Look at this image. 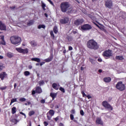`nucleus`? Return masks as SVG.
Here are the masks:
<instances>
[{
    "label": "nucleus",
    "mask_w": 126,
    "mask_h": 126,
    "mask_svg": "<svg viewBox=\"0 0 126 126\" xmlns=\"http://www.w3.org/2000/svg\"><path fill=\"white\" fill-rule=\"evenodd\" d=\"M70 118L72 121H73V120L74 119V116L72 114H70Z\"/></svg>",
    "instance_id": "nucleus-38"
},
{
    "label": "nucleus",
    "mask_w": 126,
    "mask_h": 126,
    "mask_svg": "<svg viewBox=\"0 0 126 126\" xmlns=\"http://www.w3.org/2000/svg\"><path fill=\"white\" fill-rule=\"evenodd\" d=\"M112 80V79L111 78V77H105L103 79V81H104V82H106V83H109V82H111Z\"/></svg>",
    "instance_id": "nucleus-16"
},
{
    "label": "nucleus",
    "mask_w": 126,
    "mask_h": 126,
    "mask_svg": "<svg viewBox=\"0 0 126 126\" xmlns=\"http://www.w3.org/2000/svg\"><path fill=\"white\" fill-rule=\"evenodd\" d=\"M30 44L32 47H36L37 46V42L34 40L31 41Z\"/></svg>",
    "instance_id": "nucleus-22"
},
{
    "label": "nucleus",
    "mask_w": 126,
    "mask_h": 126,
    "mask_svg": "<svg viewBox=\"0 0 126 126\" xmlns=\"http://www.w3.org/2000/svg\"><path fill=\"white\" fill-rule=\"evenodd\" d=\"M59 126H64V125L62 123H60L59 124Z\"/></svg>",
    "instance_id": "nucleus-54"
},
{
    "label": "nucleus",
    "mask_w": 126,
    "mask_h": 126,
    "mask_svg": "<svg viewBox=\"0 0 126 126\" xmlns=\"http://www.w3.org/2000/svg\"><path fill=\"white\" fill-rule=\"evenodd\" d=\"M59 90H60V91H61L63 93H64V92H65V91L64 90V89L62 87H61L59 88Z\"/></svg>",
    "instance_id": "nucleus-33"
},
{
    "label": "nucleus",
    "mask_w": 126,
    "mask_h": 126,
    "mask_svg": "<svg viewBox=\"0 0 126 126\" xmlns=\"http://www.w3.org/2000/svg\"><path fill=\"white\" fill-rule=\"evenodd\" d=\"M34 22H33V21H30L28 23V25L29 26H30V25H33V23Z\"/></svg>",
    "instance_id": "nucleus-35"
},
{
    "label": "nucleus",
    "mask_w": 126,
    "mask_h": 126,
    "mask_svg": "<svg viewBox=\"0 0 126 126\" xmlns=\"http://www.w3.org/2000/svg\"><path fill=\"white\" fill-rule=\"evenodd\" d=\"M105 5L106 7L108 8H112L113 6V2L111 0H107L105 2Z\"/></svg>",
    "instance_id": "nucleus-10"
},
{
    "label": "nucleus",
    "mask_w": 126,
    "mask_h": 126,
    "mask_svg": "<svg viewBox=\"0 0 126 126\" xmlns=\"http://www.w3.org/2000/svg\"><path fill=\"white\" fill-rule=\"evenodd\" d=\"M97 61L98 62H99V63H101V62H102V60H101L100 59H98Z\"/></svg>",
    "instance_id": "nucleus-58"
},
{
    "label": "nucleus",
    "mask_w": 126,
    "mask_h": 126,
    "mask_svg": "<svg viewBox=\"0 0 126 126\" xmlns=\"http://www.w3.org/2000/svg\"><path fill=\"white\" fill-rule=\"evenodd\" d=\"M49 113L50 116H54V115H55V111H54V110H50Z\"/></svg>",
    "instance_id": "nucleus-26"
},
{
    "label": "nucleus",
    "mask_w": 126,
    "mask_h": 126,
    "mask_svg": "<svg viewBox=\"0 0 126 126\" xmlns=\"http://www.w3.org/2000/svg\"><path fill=\"white\" fill-rule=\"evenodd\" d=\"M11 122L12 123H13V124H17V122H18V121H17V120H16V119H12V120L11 121Z\"/></svg>",
    "instance_id": "nucleus-31"
},
{
    "label": "nucleus",
    "mask_w": 126,
    "mask_h": 126,
    "mask_svg": "<svg viewBox=\"0 0 126 126\" xmlns=\"http://www.w3.org/2000/svg\"><path fill=\"white\" fill-rule=\"evenodd\" d=\"M55 121H56V122H58V121H59V117H56L55 118Z\"/></svg>",
    "instance_id": "nucleus-56"
},
{
    "label": "nucleus",
    "mask_w": 126,
    "mask_h": 126,
    "mask_svg": "<svg viewBox=\"0 0 126 126\" xmlns=\"http://www.w3.org/2000/svg\"><path fill=\"white\" fill-rule=\"evenodd\" d=\"M50 34L51 37H53V38H55V35L54 34V32H53V31L50 32Z\"/></svg>",
    "instance_id": "nucleus-39"
},
{
    "label": "nucleus",
    "mask_w": 126,
    "mask_h": 126,
    "mask_svg": "<svg viewBox=\"0 0 126 126\" xmlns=\"http://www.w3.org/2000/svg\"><path fill=\"white\" fill-rule=\"evenodd\" d=\"M41 28H43V29H45L46 28V26L44 25H39L38 27V29H41Z\"/></svg>",
    "instance_id": "nucleus-28"
},
{
    "label": "nucleus",
    "mask_w": 126,
    "mask_h": 126,
    "mask_svg": "<svg viewBox=\"0 0 126 126\" xmlns=\"http://www.w3.org/2000/svg\"><path fill=\"white\" fill-rule=\"evenodd\" d=\"M51 4H53V1L51 0H47Z\"/></svg>",
    "instance_id": "nucleus-52"
},
{
    "label": "nucleus",
    "mask_w": 126,
    "mask_h": 126,
    "mask_svg": "<svg viewBox=\"0 0 126 126\" xmlns=\"http://www.w3.org/2000/svg\"><path fill=\"white\" fill-rule=\"evenodd\" d=\"M11 112H12V114H13V115H14V114L16 113V107H12L11 109Z\"/></svg>",
    "instance_id": "nucleus-24"
},
{
    "label": "nucleus",
    "mask_w": 126,
    "mask_h": 126,
    "mask_svg": "<svg viewBox=\"0 0 126 126\" xmlns=\"http://www.w3.org/2000/svg\"><path fill=\"white\" fill-rule=\"evenodd\" d=\"M34 114H35V111L32 110L29 113V115L30 116V117H31V116H33Z\"/></svg>",
    "instance_id": "nucleus-27"
},
{
    "label": "nucleus",
    "mask_w": 126,
    "mask_h": 126,
    "mask_svg": "<svg viewBox=\"0 0 126 126\" xmlns=\"http://www.w3.org/2000/svg\"><path fill=\"white\" fill-rule=\"evenodd\" d=\"M0 44H1V45H5V41L4 40H2V41H1L0 42Z\"/></svg>",
    "instance_id": "nucleus-43"
},
{
    "label": "nucleus",
    "mask_w": 126,
    "mask_h": 126,
    "mask_svg": "<svg viewBox=\"0 0 126 126\" xmlns=\"http://www.w3.org/2000/svg\"><path fill=\"white\" fill-rule=\"evenodd\" d=\"M45 99H42V100L40 101V103H41V104H45Z\"/></svg>",
    "instance_id": "nucleus-44"
},
{
    "label": "nucleus",
    "mask_w": 126,
    "mask_h": 126,
    "mask_svg": "<svg viewBox=\"0 0 126 126\" xmlns=\"http://www.w3.org/2000/svg\"><path fill=\"white\" fill-rule=\"evenodd\" d=\"M86 97H87L88 99H91V98H92V97H91V95H86Z\"/></svg>",
    "instance_id": "nucleus-46"
},
{
    "label": "nucleus",
    "mask_w": 126,
    "mask_h": 126,
    "mask_svg": "<svg viewBox=\"0 0 126 126\" xmlns=\"http://www.w3.org/2000/svg\"><path fill=\"white\" fill-rule=\"evenodd\" d=\"M98 72H99V73H101V72H102V70L101 69L98 70Z\"/></svg>",
    "instance_id": "nucleus-64"
},
{
    "label": "nucleus",
    "mask_w": 126,
    "mask_h": 126,
    "mask_svg": "<svg viewBox=\"0 0 126 126\" xmlns=\"http://www.w3.org/2000/svg\"><path fill=\"white\" fill-rule=\"evenodd\" d=\"M61 8L63 12H66L69 9L70 10L71 12H72V10L69 8V4L67 2H63L61 4Z\"/></svg>",
    "instance_id": "nucleus-2"
},
{
    "label": "nucleus",
    "mask_w": 126,
    "mask_h": 126,
    "mask_svg": "<svg viewBox=\"0 0 126 126\" xmlns=\"http://www.w3.org/2000/svg\"><path fill=\"white\" fill-rule=\"evenodd\" d=\"M43 64H45V62H41L40 63V65H41V66H42V65H43Z\"/></svg>",
    "instance_id": "nucleus-55"
},
{
    "label": "nucleus",
    "mask_w": 126,
    "mask_h": 126,
    "mask_svg": "<svg viewBox=\"0 0 126 126\" xmlns=\"http://www.w3.org/2000/svg\"><path fill=\"white\" fill-rule=\"evenodd\" d=\"M17 99L16 98H13L11 100V103H14V102H17Z\"/></svg>",
    "instance_id": "nucleus-36"
},
{
    "label": "nucleus",
    "mask_w": 126,
    "mask_h": 126,
    "mask_svg": "<svg viewBox=\"0 0 126 126\" xmlns=\"http://www.w3.org/2000/svg\"><path fill=\"white\" fill-rule=\"evenodd\" d=\"M68 50H69V51H72V50H73V48H72V47H71V46H69Z\"/></svg>",
    "instance_id": "nucleus-45"
},
{
    "label": "nucleus",
    "mask_w": 126,
    "mask_h": 126,
    "mask_svg": "<svg viewBox=\"0 0 126 126\" xmlns=\"http://www.w3.org/2000/svg\"><path fill=\"white\" fill-rule=\"evenodd\" d=\"M87 47L91 50H97L99 48L98 43L94 39H91L88 41Z\"/></svg>",
    "instance_id": "nucleus-1"
},
{
    "label": "nucleus",
    "mask_w": 126,
    "mask_h": 126,
    "mask_svg": "<svg viewBox=\"0 0 126 126\" xmlns=\"http://www.w3.org/2000/svg\"><path fill=\"white\" fill-rule=\"evenodd\" d=\"M16 86H17L16 83H15L14 85V88H16Z\"/></svg>",
    "instance_id": "nucleus-63"
},
{
    "label": "nucleus",
    "mask_w": 126,
    "mask_h": 126,
    "mask_svg": "<svg viewBox=\"0 0 126 126\" xmlns=\"http://www.w3.org/2000/svg\"><path fill=\"white\" fill-rule=\"evenodd\" d=\"M42 89H41V87H37L35 88V91L32 90V95H35L36 93H38L40 94V93H42Z\"/></svg>",
    "instance_id": "nucleus-8"
},
{
    "label": "nucleus",
    "mask_w": 126,
    "mask_h": 126,
    "mask_svg": "<svg viewBox=\"0 0 126 126\" xmlns=\"http://www.w3.org/2000/svg\"><path fill=\"white\" fill-rule=\"evenodd\" d=\"M0 60H2V59H3V56L0 55Z\"/></svg>",
    "instance_id": "nucleus-61"
},
{
    "label": "nucleus",
    "mask_w": 126,
    "mask_h": 126,
    "mask_svg": "<svg viewBox=\"0 0 126 126\" xmlns=\"http://www.w3.org/2000/svg\"><path fill=\"white\" fill-rule=\"evenodd\" d=\"M57 94L55 93H50V96L52 98V100H55V98L57 97Z\"/></svg>",
    "instance_id": "nucleus-19"
},
{
    "label": "nucleus",
    "mask_w": 126,
    "mask_h": 126,
    "mask_svg": "<svg viewBox=\"0 0 126 126\" xmlns=\"http://www.w3.org/2000/svg\"><path fill=\"white\" fill-rule=\"evenodd\" d=\"M69 21L68 18H65L60 20V23L62 24H66Z\"/></svg>",
    "instance_id": "nucleus-12"
},
{
    "label": "nucleus",
    "mask_w": 126,
    "mask_h": 126,
    "mask_svg": "<svg viewBox=\"0 0 126 126\" xmlns=\"http://www.w3.org/2000/svg\"><path fill=\"white\" fill-rule=\"evenodd\" d=\"M115 59L116 60H118V61H124V60H125L124 56H117Z\"/></svg>",
    "instance_id": "nucleus-18"
},
{
    "label": "nucleus",
    "mask_w": 126,
    "mask_h": 126,
    "mask_svg": "<svg viewBox=\"0 0 126 126\" xmlns=\"http://www.w3.org/2000/svg\"><path fill=\"white\" fill-rule=\"evenodd\" d=\"M53 60V56H51L50 57H49L48 58L44 60L45 62H46V63H50V62H52V61Z\"/></svg>",
    "instance_id": "nucleus-21"
},
{
    "label": "nucleus",
    "mask_w": 126,
    "mask_h": 126,
    "mask_svg": "<svg viewBox=\"0 0 126 126\" xmlns=\"http://www.w3.org/2000/svg\"><path fill=\"white\" fill-rule=\"evenodd\" d=\"M44 125L45 126H47L49 125V123H48V122H44Z\"/></svg>",
    "instance_id": "nucleus-47"
},
{
    "label": "nucleus",
    "mask_w": 126,
    "mask_h": 126,
    "mask_svg": "<svg viewBox=\"0 0 126 126\" xmlns=\"http://www.w3.org/2000/svg\"><path fill=\"white\" fill-rule=\"evenodd\" d=\"M47 117L48 120H51V117L49 116L48 115H47Z\"/></svg>",
    "instance_id": "nucleus-60"
},
{
    "label": "nucleus",
    "mask_w": 126,
    "mask_h": 126,
    "mask_svg": "<svg viewBox=\"0 0 126 126\" xmlns=\"http://www.w3.org/2000/svg\"><path fill=\"white\" fill-rule=\"evenodd\" d=\"M16 51L18 52V53H20L21 54H28V49L27 48H25L24 49L19 47L16 48Z\"/></svg>",
    "instance_id": "nucleus-5"
},
{
    "label": "nucleus",
    "mask_w": 126,
    "mask_h": 126,
    "mask_svg": "<svg viewBox=\"0 0 126 126\" xmlns=\"http://www.w3.org/2000/svg\"><path fill=\"white\" fill-rule=\"evenodd\" d=\"M21 115H23V116H25V118H26V115H25L23 112H20Z\"/></svg>",
    "instance_id": "nucleus-51"
},
{
    "label": "nucleus",
    "mask_w": 126,
    "mask_h": 126,
    "mask_svg": "<svg viewBox=\"0 0 126 126\" xmlns=\"http://www.w3.org/2000/svg\"><path fill=\"white\" fill-rule=\"evenodd\" d=\"M81 29L84 31H88L92 29V27L89 24H85L81 26Z\"/></svg>",
    "instance_id": "nucleus-6"
},
{
    "label": "nucleus",
    "mask_w": 126,
    "mask_h": 126,
    "mask_svg": "<svg viewBox=\"0 0 126 126\" xmlns=\"http://www.w3.org/2000/svg\"><path fill=\"white\" fill-rule=\"evenodd\" d=\"M32 61L36 62L37 63H40L41 62V59H40V58H34L32 59Z\"/></svg>",
    "instance_id": "nucleus-23"
},
{
    "label": "nucleus",
    "mask_w": 126,
    "mask_h": 126,
    "mask_svg": "<svg viewBox=\"0 0 126 126\" xmlns=\"http://www.w3.org/2000/svg\"><path fill=\"white\" fill-rule=\"evenodd\" d=\"M0 38L2 40H4V36L3 35H1L0 36Z\"/></svg>",
    "instance_id": "nucleus-50"
},
{
    "label": "nucleus",
    "mask_w": 126,
    "mask_h": 126,
    "mask_svg": "<svg viewBox=\"0 0 126 126\" xmlns=\"http://www.w3.org/2000/svg\"><path fill=\"white\" fill-rule=\"evenodd\" d=\"M53 31L55 33V34H57L58 33V27L57 26H55L54 28Z\"/></svg>",
    "instance_id": "nucleus-25"
},
{
    "label": "nucleus",
    "mask_w": 126,
    "mask_h": 126,
    "mask_svg": "<svg viewBox=\"0 0 126 126\" xmlns=\"http://www.w3.org/2000/svg\"><path fill=\"white\" fill-rule=\"evenodd\" d=\"M0 30H6V26L4 24L2 23L1 21H0Z\"/></svg>",
    "instance_id": "nucleus-13"
},
{
    "label": "nucleus",
    "mask_w": 126,
    "mask_h": 126,
    "mask_svg": "<svg viewBox=\"0 0 126 126\" xmlns=\"http://www.w3.org/2000/svg\"><path fill=\"white\" fill-rule=\"evenodd\" d=\"M6 56L8 58L11 59V58H13V57L14 56V54L11 52H7L6 53Z\"/></svg>",
    "instance_id": "nucleus-17"
},
{
    "label": "nucleus",
    "mask_w": 126,
    "mask_h": 126,
    "mask_svg": "<svg viewBox=\"0 0 126 126\" xmlns=\"http://www.w3.org/2000/svg\"><path fill=\"white\" fill-rule=\"evenodd\" d=\"M102 106L106 108V109H110L111 111L113 110V107L107 101H104L102 102Z\"/></svg>",
    "instance_id": "nucleus-7"
},
{
    "label": "nucleus",
    "mask_w": 126,
    "mask_h": 126,
    "mask_svg": "<svg viewBox=\"0 0 126 126\" xmlns=\"http://www.w3.org/2000/svg\"><path fill=\"white\" fill-rule=\"evenodd\" d=\"M45 83V82H44V81H40L39 82V85H40V86H41V85H43Z\"/></svg>",
    "instance_id": "nucleus-34"
},
{
    "label": "nucleus",
    "mask_w": 126,
    "mask_h": 126,
    "mask_svg": "<svg viewBox=\"0 0 126 126\" xmlns=\"http://www.w3.org/2000/svg\"><path fill=\"white\" fill-rule=\"evenodd\" d=\"M24 75H25V76H28L30 75V72L28 71H26L24 72Z\"/></svg>",
    "instance_id": "nucleus-30"
},
{
    "label": "nucleus",
    "mask_w": 126,
    "mask_h": 126,
    "mask_svg": "<svg viewBox=\"0 0 126 126\" xmlns=\"http://www.w3.org/2000/svg\"><path fill=\"white\" fill-rule=\"evenodd\" d=\"M33 67L32 66V65H29V69H32V68Z\"/></svg>",
    "instance_id": "nucleus-57"
},
{
    "label": "nucleus",
    "mask_w": 126,
    "mask_h": 126,
    "mask_svg": "<svg viewBox=\"0 0 126 126\" xmlns=\"http://www.w3.org/2000/svg\"><path fill=\"white\" fill-rule=\"evenodd\" d=\"M31 102H30V101L28 102L27 103H25V105H26V106H28V105H31Z\"/></svg>",
    "instance_id": "nucleus-48"
},
{
    "label": "nucleus",
    "mask_w": 126,
    "mask_h": 126,
    "mask_svg": "<svg viewBox=\"0 0 126 126\" xmlns=\"http://www.w3.org/2000/svg\"><path fill=\"white\" fill-rule=\"evenodd\" d=\"M116 87L118 90H119V91H124V90L126 89V86L124 83H123V82H118L116 85Z\"/></svg>",
    "instance_id": "nucleus-4"
},
{
    "label": "nucleus",
    "mask_w": 126,
    "mask_h": 126,
    "mask_svg": "<svg viewBox=\"0 0 126 126\" xmlns=\"http://www.w3.org/2000/svg\"><path fill=\"white\" fill-rule=\"evenodd\" d=\"M41 5H42V7L43 8V10H46V8H45L46 7V4H45L44 3L42 2H41Z\"/></svg>",
    "instance_id": "nucleus-29"
},
{
    "label": "nucleus",
    "mask_w": 126,
    "mask_h": 126,
    "mask_svg": "<svg viewBox=\"0 0 126 126\" xmlns=\"http://www.w3.org/2000/svg\"><path fill=\"white\" fill-rule=\"evenodd\" d=\"M102 55H103V57H109L113 56V53H112V51H111L110 50H106V51H104Z\"/></svg>",
    "instance_id": "nucleus-9"
},
{
    "label": "nucleus",
    "mask_w": 126,
    "mask_h": 126,
    "mask_svg": "<svg viewBox=\"0 0 126 126\" xmlns=\"http://www.w3.org/2000/svg\"><path fill=\"white\" fill-rule=\"evenodd\" d=\"M44 15L45 17H48V14L45 13H44Z\"/></svg>",
    "instance_id": "nucleus-62"
},
{
    "label": "nucleus",
    "mask_w": 126,
    "mask_h": 126,
    "mask_svg": "<svg viewBox=\"0 0 126 126\" xmlns=\"http://www.w3.org/2000/svg\"><path fill=\"white\" fill-rule=\"evenodd\" d=\"M96 124L98 125H103V121L100 118H97L96 120Z\"/></svg>",
    "instance_id": "nucleus-20"
},
{
    "label": "nucleus",
    "mask_w": 126,
    "mask_h": 126,
    "mask_svg": "<svg viewBox=\"0 0 126 126\" xmlns=\"http://www.w3.org/2000/svg\"><path fill=\"white\" fill-rule=\"evenodd\" d=\"M10 41L13 45H17V44H19L21 42V38L18 36L13 35L10 37Z\"/></svg>",
    "instance_id": "nucleus-3"
},
{
    "label": "nucleus",
    "mask_w": 126,
    "mask_h": 126,
    "mask_svg": "<svg viewBox=\"0 0 126 126\" xmlns=\"http://www.w3.org/2000/svg\"><path fill=\"white\" fill-rule=\"evenodd\" d=\"M84 22V20L83 19H77L74 22V24L75 25H80V24H82Z\"/></svg>",
    "instance_id": "nucleus-11"
},
{
    "label": "nucleus",
    "mask_w": 126,
    "mask_h": 126,
    "mask_svg": "<svg viewBox=\"0 0 126 126\" xmlns=\"http://www.w3.org/2000/svg\"><path fill=\"white\" fill-rule=\"evenodd\" d=\"M71 114H75V110L74 109H72L71 111Z\"/></svg>",
    "instance_id": "nucleus-49"
},
{
    "label": "nucleus",
    "mask_w": 126,
    "mask_h": 126,
    "mask_svg": "<svg viewBox=\"0 0 126 126\" xmlns=\"http://www.w3.org/2000/svg\"><path fill=\"white\" fill-rule=\"evenodd\" d=\"M2 68H4V66L0 65V69H2Z\"/></svg>",
    "instance_id": "nucleus-53"
},
{
    "label": "nucleus",
    "mask_w": 126,
    "mask_h": 126,
    "mask_svg": "<svg viewBox=\"0 0 126 126\" xmlns=\"http://www.w3.org/2000/svg\"><path fill=\"white\" fill-rule=\"evenodd\" d=\"M90 62L92 63V64H94L95 63H96V61L93 59H90Z\"/></svg>",
    "instance_id": "nucleus-32"
},
{
    "label": "nucleus",
    "mask_w": 126,
    "mask_h": 126,
    "mask_svg": "<svg viewBox=\"0 0 126 126\" xmlns=\"http://www.w3.org/2000/svg\"><path fill=\"white\" fill-rule=\"evenodd\" d=\"M80 115L81 116H84V111H83L82 110H80Z\"/></svg>",
    "instance_id": "nucleus-42"
},
{
    "label": "nucleus",
    "mask_w": 126,
    "mask_h": 126,
    "mask_svg": "<svg viewBox=\"0 0 126 126\" xmlns=\"http://www.w3.org/2000/svg\"><path fill=\"white\" fill-rule=\"evenodd\" d=\"M1 90H5L6 89V86L0 87Z\"/></svg>",
    "instance_id": "nucleus-40"
},
{
    "label": "nucleus",
    "mask_w": 126,
    "mask_h": 126,
    "mask_svg": "<svg viewBox=\"0 0 126 126\" xmlns=\"http://www.w3.org/2000/svg\"><path fill=\"white\" fill-rule=\"evenodd\" d=\"M81 94H82L83 95V97H84L85 96H86V94H85V93H84V91H81Z\"/></svg>",
    "instance_id": "nucleus-41"
},
{
    "label": "nucleus",
    "mask_w": 126,
    "mask_h": 126,
    "mask_svg": "<svg viewBox=\"0 0 126 126\" xmlns=\"http://www.w3.org/2000/svg\"><path fill=\"white\" fill-rule=\"evenodd\" d=\"M52 87L55 90H59V88H60V84H57L56 83H53L52 85Z\"/></svg>",
    "instance_id": "nucleus-15"
},
{
    "label": "nucleus",
    "mask_w": 126,
    "mask_h": 126,
    "mask_svg": "<svg viewBox=\"0 0 126 126\" xmlns=\"http://www.w3.org/2000/svg\"><path fill=\"white\" fill-rule=\"evenodd\" d=\"M6 76H7V74L5 72H3L0 74V78H1V80H3Z\"/></svg>",
    "instance_id": "nucleus-14"
},
{
    "label": "nucleus",
    "mask_w": 126,
    "mask_h": 126,
    "mask_svg": "<svg viewBox=\"0 0 126 126\" xmlns=\"http://www.w3.org/2000/svg\"><path fill=\"white\" fill-rule=\"evenodd\" d=\"M81 70H84V67L81 66Z\"/></svg>",
    "instance_id": "nucleus-59"
},
{
    "label": "nucleus",
    "mask_w": 126,
    "mask_h": 126,
    "mask_svg": "<svg viewBox=\"0 0 126 126\" xmlns=\"http://www.w3.org/2000/svg\"><path fill=\"white\" fill-rule=\"evenodd\" d=\"M20 101L21 102H24V101H26V98H20Z\"/></svg>",
    "instance_id": "nucleus-37"
}]
</instances>
